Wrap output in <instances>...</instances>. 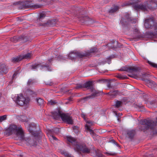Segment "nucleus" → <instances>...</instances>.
Listing matches in <instances>:
<instances>
[{"mask_svg":"<svg viewBox=\"0 0 157 157\" xmlns=\"http://www.w3.org/2000/svg\"><path fill=\"white\" fill-rule=\"evenodd\" d=\"M6 132L9 135L14 134L15 139L17 140L22 141L24 139V132L21 127H17L15 125H11L7 129Z\"/></svg>","mask_w":157,"mask_h":157,"instance_id":"nucleus-1","label":"nucleus"},{"mask_svg":"<svg viewBox=\"0 0 157 157\" xmlns=\"http://www.w3.org/2000/svg\"><path fill=\"white\" fill-rule=\"evenodd\" d=\"M120 71H127L131 73L133 76L130 75V76L136 78V77L140 76L142 78L143 80H145V78L149 77V74L146 73H144L141 75H139L140 69L137 67H131L127 68L126 69L124 67L119 70Z\"/></svg>","mask_w":157,"mask_h":157,"instance_id":"nucleus-2","label":"nucleus"},{"mask_svg":"<svg viewBox=\"0 0 157 157\" xmlns=\"http://www.w3.org/2000/svg\"><path fill=\"white\" fill-rule=\"evenodd\" d=\"M67 140L74 145V149L77 151H81L83 153H88L90 149L88 148L85 144L78 145L77 144L75 139L71 136L67 137Z\"/></svg>","mask_w":157,"mask_h":157,"instance_id":"nucleus-3","label":"nucleus"},{"mask_svg":"<svg viewBox=\"0 0 157 157\" xmlns=\"http://www.w3.org/2000/svg\"><path fill=\"white\" fill-rule=\"evenodd\" d=\"M93 84V81H87L83 84L84 88L90 89V91L92 92V94L84 98V99L85 100H87L88 99H92L99 95V92L94 88Z\"/></svg>","mask_w":157,"mask_h":157,"instance_id":"nucleus-4","label":"nucleus"},{"mask_svg":"<svg viewBox=\"0 0 157 157\" xmlns=\"http://www.w3.org/2000/svg\"><path fill=\"white\" fill-rule=\"evenodd\" d=\"M140 123L141 126L140 129L144 132L148 129L153 128L155 125V123L152 121L148 119L141 120Z\"/></svg>","mask_w":157,"mask_h":157,"instance_id":"nucleus-5","label":"nucleus"},{"mask_svg":"<svg viewBox=\"0 0 157 157\" xmlns=\"http://www.w3.org/2000/svg\"><path fill=\"white\" fill-rule=\"evenodd\" d=\"M15 102L18 105L22 106L25 104L27 105L29 102L30 99L28 97H25L21 94H18L14 98Z\"/></svg>","mask_w":157,"mask_h":157,"instance_id":"nucleus-6","label":"nucleus"},{"mask_svg":"<svg viewBox=\"0 0 157 157\" xmlns=\"http://www.w3.org/2000/svg\"><path fill=\"white\" fill-rule=\"evenodd\" d=\"M136 19H132L130 17L129 14L126 13L124 17L121 18L120 21V24L124 27H126V26L129 24L131 23H136Z\"/></svg>","mask_w":157,"mask_h":157,"instance_id":"nucleus-7","label":"nucleus"},{"mask_svg":"<svg viewBox=\"0 0 157 157\" xmlns=\"http://www.w3.org/2000/svg\"><path fill=\"white\" fill-rule=\"evenodd\" d=\"M21 5L22 6H19L18 7L19 9H25L29 7L37 9L40 8L42 6L41 5L38 4L33 5L29 1L23 2Z\"/></svg>","mask_w":157,"mask_h":157,"instance_id":"nucleus-8","label":"nucleus"},{"mask_svg":"<svg viewBox=\"0 0 157 157\" xmlns=\"http://www.w3.org/2000/svg\"><path fill=\"white\" fill-rule=\"evenodd\" d=\"M89 53L83 54V53L78 52H71L68 55L69 59L73 60L76 58H81L83 57L89 56Z\"/></svg>","mask_w":157,"mask_h":157,"instance_id":"nucleus-9","label":"nucleus"},{"mask_svg":"<svg viewBox=\"0 0 157 157\" xmlns=\"http://www.w3.org/2000/svg\"><path fill=\"white\" fill-rule=\"evenodd\" d=\"M134 7L137 10H140L144 11H147L149 9V8H150L148 7L147 2L145 3L136 4L135 5Z\"/></svg>","mask_w":157,"mask_h":157,"instance_id":"nucleus-10","label":"nucleus"},{"mask_svg":"<svg viewBox=\"0 0 157 157\" xmlns=\"http://www.w3.org/2000/svg\"><path fill=\"white\" fill-rule=\"evenodd\" d=\"M61 118L62 120L64 122H66L69 124H72L73 123L72 117L68 115L63 113L61 115Z\"/></svg>","mask_w":157,"mask_h":157,"instance_id":"nucleus-11","label":"nucleus"},{"mask_svg":"<svg viewBox=\"0 0 157 157\" xmlns=\"http://www.w3.org/2000/svg\"><path fill=\"white\" fill-rule=\"evenodd\" d=\"M29 130L30 133L33 135L35 138V137L38 136V133L35 131L36 128V125L33 123L29 125Z\"/></svg>","mask_w":157,"mask_h":157,"instance_id":"nucleus-12","label":"nucleus"},{"mask_svg":"<svg viewBox=\"0 0 157 157\" xmlns=\"http://www.w3.org/2000/svg\"><path fill=\"white\" fill-rule=\"evenodd\" d=\"M154 25V21L152 18H150L146 19L145 20L144 25L146 28L147 29H151Z\"/></svg>","mask_w":157,"mask_h":157,"instance_id":"nucleus-13","label":"nucleus"},{"mask_svg":"<svg viewBox=\"0 0 157 157\" xmlns=\"http://www.w3.org/2000/svg\"><path fill=\"white\" fill-rule=\"evenodd\" d=\"M35 138H30L28 137H24V139L22 140H25L31 146H36L37 145V143L35 140Z\"/></svg>","mask_w":157,"mask_h":157,"instance_id":"nucleus-14","label":"nucleus"},{"mask_svg":"<svg viewBox=\"0 0 157 157\" xmlns=\"http://www.w3.org/2000/svg\"><path fill=\"white\" fill-rule=\"evenodd\" d=\"M56 23V22L54 20H51L50 21H47V22L44 23V24L39 23V25L43 26H53L55 25Z\"/></svg>","mask_w":157,"mask_h":157,"instance_id":"nucleus-15","label":"nucleus"},{"mask_svg":"<svg viewBox=\"0 0 157 157\" xmlns=\"http://www.w3.org/2000/svg\"><path fill=\"white\" fill-rule=\"evenodd\" d=\"M52 116L54 119H58L59 117H61L62 113L59 110H57L56 111L52 112Z\"/></svg>","mask_w":157,"mask_h":157,"instance_id":"nucleus-16","label":"nucleus"},{"mask_svg":"<svg viewBox=\"0 0 157 157\" xmlns=\"http://www.w3.org/2000/svg\"><path fill=\"white\" fill-rule=\"evenodd\" d=\"M149 9L154 10L157 8V3L155 0H151L149 2V3H148Z\"/></svg>","mask_w":157,"mask_h":157,"instance_id":"nucleus-17","label":"nucleus"},{"mask_svg":"<svg viewBox=\"0 0 157 157\" xmlns=\"http://www.w3.org/2000/svg\"><path fill=\"white\" fill-rule=\"evenodd\" d=\"M8 72L6 65L4 64H0V75L6 74Z\"/></svg>","mask_w":157,"mask_h":157,"instance_id":"nucleus-18","label":"nucleus"},{"mask_svg":"<svg viewBox=\"0 0 157 157\" xmlns=\"http://www.w3.org/2000/svg\"><path fill=\"white\" fill-rule=\"evenodd\" d=\"M43 67H47V65L46 64H42L41 63L36 64L32 65L31 67L32 69H36L38 67H40V69H42Z\"/></svg>","mask_w":157,"mask_h":157,"instance_id":"nucleus-19","label":"nucleus"},{"mask_svg":"<svg viewBox=\"0 0 157 157\" xmlns=\"http://www.w3.org/2000/svg\"><path fill=\"white\" fill-rule=\"evenodd\" d=\"M120 93L117 90H111L109 92L107 93V94H109L111 97H113L116 96Z\"/></svg>","mask_w":157,"mask_h":157,"instance_id":"nucleus-20","label":"nucleus"},{"mask_svg":"<svg viewBox=\"0 0 157 157\" xmlns=\"http://www.w3.org/2000/svg\"><path fill=\"white\" fill-rule=\"evenodd\" d=\"M135 134V131L134 130H129L127 132V136L130 139H132Z\"/></svg>","mask_w":157,"mask_h":157,"instance_id":"nucleus-21","label":"nucleus"},{"mask_svg":"<svg viewBox=\"0 0 157 157\" xmlns=\"http://www.w3.org/2000/svg\"><path fill=\"white\" fill-rule=\"evenodd\" d=\"M146 84L147 86L149 87H152L155 85V83L151 80L147 79L146 81Z\"/></svg>","mask_w":157,"mask_h":157,"instance_id":"nucleus-22","label":"nucleus"},{"mask_svg":"<svg viewBox=\"0 0 157 157\" xmlns=\"http://www.w3.org/2000/svg\"><path fill=\"white\" fill-rule=\"evenodd\" d=\"M22 59V58L21 57V55L12 59V61L13 63L18 62Z\"/></svg>","mask_w":157,"mask_h":157,"instance_id":"nucleus-23","label":"nucleus"},{"mask_svg":"<svg viewBox=\"0 0 157 157\" xmlns=\"http://www.w3.org/2000/svg\"><path fill=\"white\" fill-rule=\"evenodd\" d=\"M17 118L22 121L26 122L27 121V117L24 115L18 116Z\"/></svg>","mask_w":157,"mask_h":157,"instance_id":"nucleus-24","label":"nucleus"},{"mask_svg":"<svg viewBox=\"0 0 157 157\" xmlns=\"http://www.w3.org/2000/svg\"><path fill=\"white\" fill-rule=\"evenodd\" d=\"M36 101L38 105H41L44 104V100L42 98H37L36 99Z\"/></svg>","mask_w":157,"mask_h":157,"instance_id":"nucleus-25","label":"nucleus"},{"mask_svg":"<svg viewBox=\"0 0 157 157\" xmlns=\"http://www.w3.org/2000/svg\"><path fill=\"white\" fill-rule=\"evenodd\" d=\"M21 57L23 59H28L29 58H30L32 56L31 53H28L25 55H21Z\"/></svg>","mask_w":157,"mask_h":157,"instance_id":"nucleus-26","label":"nucleus"},{"mask_svg":"<svg viewBox=\"0 0 157 157\" xmlns=\"http://www.w3.org/2000/svg\"><path fill=\"white\" fill-rule=\"evenodd\" d=\"M97 49L96 48H92L89 50V52H87L85 53V54L89 53V56H90V53H93L97 51Z\"/></svg>","mask_w":157,"mask_h":157,"instance_id":"nucleus-27","label":"nucleus"},{"mask_svg":"<svg viewBox=\"0 0 157 157\" xmlns=\"http://www.w3.org/2000/svg\"><path fill=\"white\" fill-rule=\"evenodd\" d=\"M85 129L89 131L91 134L94 135V131L90 128V127L87 124H86L85 125Z\"/></svg>","mask_w":157,"mask_h":157,"instance_id":"nucleus-28","label":"nucleus"},{"mask_svg":"<svg viewBox=\"0 0 157 157\" xmlns=\"http://www.w3.org/2000/svg\"><path fill=\"white\" fill-rule=\"evenodd\" d=\"M45 17V15L43 13H41L39 15V17H38V19H37V20L38 21H41L43 19H44Z\"/></svg>","mask_w":157,"mask_h":157,"instance_id":"nucleus-29","label":"nucleus"},{"mask_svg":"<svg viewBox=\"0 0 157 157\" xmlns=\"http://www.w3.org/2000/svg\"><path fill=\"white\" fill-rule=\"evenodd\" d=\"M112 59L111 57H108L107 59L108 60L107 61L106 60H103L101 62H100V64H104L106 63H108L109 64V63L110 62V59Z\"/></svg>","mask_w":157,"mask_h":157,"instance_id":"nucleus-30","label":"nucleus"},{"mask_svg":"<svg viewBox=\"0 0 157 157\" xmlns=\"http://www.w3.org/2000/svg\"><path fill=\"white\" fill-rule=\"evenodd\" d=\"M119 9L118 6H116L114 7V8L113 9H111L109 12L111 13H114L116 11H117Z\"/></svg>","mask_w":157,"mask_h":157,"instance_id":"nucleus-31","label":"nucleus"},{"mask_svg":"<svg viewBox=\"0 0 157 157\" xmlns=\"http://www.w3.org/2000/svg\"><path fill=\"white\" fill-rule=\"evenodd\" d=\"M26 92L29 95H32L33 94H36V93L34 91L30 89H28L26 90Z\"/></svg>","mask_w":157,"mask_h":157,"instance_id":"nucleus-32","label":"nucleus"},{"mask_svg":"<svg viewBox=\"0 0 157 157\" xmlns=\"http://www.w3.org/2000/svg\"><path fill=\"white\" fill-rule=\"evenodd\" d=\"M83 84H77L75 88L77 89H83L84 88Z\"/></svg>","mask_w":157,"mask_h":157,"instance_id":"nucleus-33","label":"nucleus"},{"mask_svg":"<svg viewBox=\"0 0 157 157\" xmlns=\"http://www.w3.org/2000/svg\"><path fill=\"white\" fill-rule=\"evenodd\" d=\"M122 103V102L121 101H117L116 102V104L115 105L116 107L118 108L121 106Z\"/></svg>","mask_w":157,"mask_h":157,"instance_id":"nucleus-34","label":"nucleus"},{"mask_svg":"<svg viewBox=\"0 0 157 157\" xmlns=\"http://www.w3.org/2000/svg\"><path fill=\"white\" fill-rule=\"evenodd\" d=\"M7 118V115H4L0 116V122H1L2 121L5 120Z\"/></svg>","mask_w":157,"mask_h":157,"instance_id":"nucleus-35","label":"nucleus"},{"mask_svg":"<svg viewBox=\"0 0 157 157\" xmlns=\"http://www.w3.org/2000/svg\"><path fill=\"white\" fill-rule=\"evenodd\" d=\"M35 82V81L34 79H30L28 80L27 83V84L28 85H29L33 84Z\"/></svg>","mask_w":157,"mask_h":157,"instance_id":"nucleus-36","label":"nucleus"},{"mask_svg":"<svg viewBox=\"0 0 157 157\" xmlns=\"http://www.w3.org/2000/svg\"><path fill=\"white\" fill-rule=\"evenodd\" d=\"M148 63L154 67L157 68V64L151 61H148Z\"/></svg>","mask_w":157,"mask_h":157,"instance_id":"nucleus-37","label":"nucleus"},{"mask_svg":"<svg viewBox=\"0 0 157 157\" xmlns=\"http://www.w3.org/2000/svg\"><path fill=\"white\" fill-rule=\"evenodd\" d=\"M57 102H56V101L51 100L50 101H49L48 103L49 104L51 105H53L56 104Z\"/></svg>","mask_w":157,"mask_h":157,"instance_id":"nucleus-38","label":"nucleus"},{"mask_svg":"<svg viewBox=\"0 0 157 157\" xmlns=\"http://www.w3.org/2000/svg\"><path fill=\"white\" fill-rule=\"evenodd\" d=\"M52 130L54 132L57 134L58 133L59 131V129L56 128H54Z\"/></svg>","mask_w":157,"mask_h":157,"instance_id":"nucleus-39","label":"nucleus"},{"mask_svg":"<svg viewBox=\"0 0 157 157\" xmlns=\"http://www.w3.org/2000/svg\"><path fill=\"white\" fill-rule=\"evenodd\" d=\"M153 26L155 33L157 35V22L154 24Z\"/></svg>","mask_w":157,"mask_h":157,"instance_id":"nucleus-40","label":"nucleus"},{"mask_svg":"<svg viewBox=\"0 0 157 157\" xmlns=\"http://www.w3.org/2000/svg\"><path fill=\"white\" fill-rule=\"evenodd\" d=\"M107 87L109 89L110 88H112L113 87V86L111 84V83L110 81H109L107 82Z\"/></svg>","mask_w":157,"mask_h":157,"instance_id":"nucleus-41","label":"nucleus"},{"mask_svg":"<svg viewBox=\"0 0 157 157\" xmlns=\"http://www.w3.org/2000/svg\"><path fill=\"white\" fill-rule=\"evenodd\" d=\"M117 77L120 79H124L126 78L125 77H124L121 75H118L116 76Z\"/></svg>","mask_w":157,"mask_h":157,"instance_id":"nucleus-42","label":"nucleus"},{"mask_svg":"<svg viewBox=\"0 0 157 157\" xmlns=\"http://www.w3.org/2000/svg\"><path fill=\"white\" fill-rule=\"evenodd\" d=\"M73 129H74V132L75 133H77L78 132L79 130H78V128H77V127L75 126L74 127Z\"/></svg>","mask_w":157,"mask_h":157,"instance_id":"nucleus-43","label":"nucleus"},{"mask_svg":"<svg viewBox=\"0 0 157 157\" xmlns=\"http://www.w3.org/2000/svg\"><path fill=\"white\" fill-rule=\"evenodd\" d=\"M19 73V71H16L14 73V74H13V76H12V79H13L15 77V76H16Z\"/></svg>","mask_w":157,"mask_h":157,"instance_id":"nucleus-44","label":"nucleus"},{"mask_svg":"<svg viewBox=\"0 0 157 157\" xmlns=\"http://www.w3.org/2000/svg\"><path fill=\"white\" fill-rule=\"evenodd\" d=\"M109 142L115 144L117 146H119V145L118 144H117V143H116L115 142V140H112L110 141Z\"/></svg>","mask_w":157,"mask_h":157,"instance_id":"nucleus-45","label":"nucleus"},{"mask_svg":"<svg viewBox=\"0 0 157 157\" xmlns=\"http://www.w3.org/2000/svg\"><path fill=\"white\" fill-rule=\"evenodd\" d=\"M50 139H51V140L53 139V140H57V138L53 136H51V137H50Z\"/></svg>","mask_w":157,"mask_h":157,"instance_id":"nucleus-46","label":"nucleus"},{"mask_svg":"<svg viewBox=\"0 0 157 157\" xmlns=\"http://www.w3.org/2000/svg\"><path fill=\"white\" fill-rule=\"evenodd\" d=\"M153 133L154 135H157V129L154 130L153 131Z\"/></svg>","mask_w":157,"mask_h":157,"instance_id":"nucleus-47","label":"nucleus"},{"mask_svg":"<svg viewBox=\"0 0 157 157\" xmlns=\"http://www.w3.org/2000/svg\"><path fill=\"white\" fill-rule=\"evenodd\" d=\"M81 115L82 117L84 120H85L86 119L85 115L84 114H81Z\"/></svg>","mask_w":157,"mask_h":157,"instance_id":"nucleus-48","label":"nucleus"},{"mask_svg":"<svg viewBox=\"0 0 157 157\" xmlns=\"http://www.w3.org/2000/svg\"><path fill=\"white\" fill-rule=\"evenodd\" d=\"M65 155L67 157H72L68 153H65Z\"/></svg>","mask_w":157,"mask_h":157,"instance_id":"nucleus-49","label":"nucleus"},{"mask_svg":"<svg viewBox=\"0 0 157 157\" xmlns=\"http://www.w3.org/2000/svg\"><path fill=\"white\" fill-rule=\"evenodd\" d=\"M97 155L99 157H101L102 156V155L100 153H98L97 154Z\"/></svg>","mask_w":157,"mask_h":157,"instance_id":"nucleus-50","label":"nucleus"},{"mask_svg":"<svg viewBox=\"0 0 157 157\" xmlns=\"http://www.w3.org/2000/svg\"><path fill=\"white\" fill-rule=\"evenodd\" d=\"M46 84L48 85L51 86V85H52V82H50V83L47 82V83H46Z\"/></svg>","mask_w":157,"mask_h":157,"instance_id":"nucleus-51","label":"nucleus"},{"mask_svg":"<svg viewBox=\"0 0 157 157\" xmlns=\"http://www.w3.org/2000/svg\"><path fill=\"white\" fill-rule=\"evenodd\" d=\"M53 58H54V57H53L52 58H51L50 59H49L48 61H49V62H51L52 61V59H53Z\"/></svg>","mask_w":157,"mask_h":157,"instance_id":"nucleus-52","label":"nucleus"},{"mask_svg":"<svg viewBox=\"0 0 157 157\" xmlns=\"http://www.w3.org/2000/svg\"><path fill=\"white\" fill-rule=\"evenodd\" d=\"M82 11H83L84 12H83L82 13H84V10L82 8V9H81V10L80 11V13Z\"/></svg>","mask_w":157,"mask_h":157,"instance_id":"nucleus-53","label":"nucleus"},{"mask_svg":"<svg viewBox=\"0 0 157 157\" xmlns=\"http://www.w3.org/2000/svg\"><path fill=\"white\" fill-rule=\"evenodd\" d=\"M155 90L157 92V85L155 87Z\"/></svg>","mask_w":157,"mask_h":157,"instance_id":"nucleus-54","label":"nucleus"},{"mask_svg":"<svg viewBox=\"0 0 157 157\" xmlns=\"http://www.w3.org/2000/svg\"><path fill=\"white\" fill-rule=\"evenodd\" d=\"M87 123H88V124H90L91 122L90 121H87Z\"/></svg>","mask_w":157,"mask_h":157,"instance_id":"nucleus-55","label":"nucleus"},{"mask_svg":"<svg viewBox=\"0 0 157 157\" xmlns=\"http://www.w3.org/2000/svg\"><path fill=\"white\" fill-rule=\"evenodd\" d=\"M1 96H2V94L1 93H0V99H1Z\"/></svg>","mask_w":157,"mask_h":157,"instance_id":"nucleus-56","label":"nucleus"},{"mask_svg":"<svg viewBox=\"0 0 157 157\" xmlns=\"http://www.w3.org/2000/svg\"><path fill=\"white\" fill-rule=\"evenodd\" d=\"M103 81V80H100L99 81V82H101V81Z\"/></svg>","mask_w":157,"mask_h":157,"instance_id":"nucleus-57","label":"nucleus"},{"mask_svg":"<svg viewBox=\"0 0 157 157\" xmlns=\"http://www.w3.org/2000/svg\"><path fill=\"white\" fill-rule=\"evenodd\" d=\"M16 37L14 36L13 39H16Z\"/></svg>","mask_w":157,"mask_h":157,"instance_id":"nucleus-58","label":"nucleus"},{"mask_svg":"<svg viewBox=\"0 0 157 157\" xmlns=\"http://www.w3.org/2000/svg\"><path fill=\"white\" fill-rule=\"evenodd\" d=\"M69 100L70 101H71V99L70 98V99H69Z\"/></svg>","mask_w":157,"mask_h":157,"instance_id":"nucleus-59","label":"nucleus"},{"mask_svg":"<svg viewBox=\"0 0 157 157\" xmlns=\"http://www.w3.org/2000/svg\"><path fill=\"white\" fill-rule=\"evenodd\" d=\"M66 104H67L68 103V102H66V103H65Z\"/></svg>","mask_w":157,"mask_h":157,"instance_id":"nucleus-60","label":"nucleus"}]
</instances>
